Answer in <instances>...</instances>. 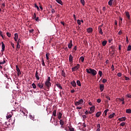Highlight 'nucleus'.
Instances as JSON below:
<instances>
[{
	"label": "nucleus",
	"instance_id": "obj_41",
	"mask_svg": "<svg viewBox=\"0 0 131 131\" xmlns=\"http://www.w3.org/2000/svg\"><path fill=\"white\" fill-rule=\"evenodd\" d=\"M53 116H54V117H56V110L53 111Z\"/></svg>",
	"mask_w": 131,
	"mask_h": 131
},
{
	"label": "nucleus",
	"instance_id": "obj_2",
	"mask_svg": "<svg viewBox=\"0 0 131 131\" xmlns=\"http://www.w3.org/2000/svg\"><path fill=\"white\" fill-rule=\"evenodd\" d=\"M80 66L79 65V64H77V66L72 68V72H75L77 70H78V69H79V67Z\"/></svg>",
	"mask_w": 131,
	"mask_h": 131
},
{
	"label": "nucleus",
	"instance_id": "obj_5",
	"mask_svg": "<svg viewBox=\"0 0 131 131\" xmlns=\"http://www.w3.org/2000/svg\"><path fill=\"white\" fill-rule=\"evenodd\" d=\"M104 85L103 84H99V90L100 92H103L104 91Z\"/></svg>",
	"mask_w": 131,
	"mask_h": 131
},
{
	"label": "nucleus",
	"instance_id": "obj_63",
	"mask_svg": "<svg viewBox=\"0 0 131 131\" xmlns=\"http://www.w3.org/2000/svg\"><path fill=\"white\" fill-rule=\"evenodd\" d=\"M101 102V100L100 99H97V103H100Z\"/></svg>",
	"mask_w": 131,
	"mask_h": 131
},
{
	"label": "nucleus",
	"instance_id": "obj_61",
	"mask_svg": "<svg viewBox=\"0 0 131 131\" xmlns=\"http://www.w3.org/2000/svg\"><path fill=\"white\" fill-rule=\"evenodd\" d=\"M118 34L119 35H121V34H122V31H119Z\"/></svg>",
	"mask_w": 131,
	"mask_h": 131
},
{
	"label": "nucleus",
	"instance_id": "obj_31",
	"mask_svg": "<svg viewBox=\"0 0 131 131\" xmlns=\"http://www.w3.org/2000/svg\"><path fill=\"white\" fill-rule=\"evenodd\" d=\"M77 85H78V86H81L80 81H79V80H77Z\"/></svg>",
	"mask_w": 131,
	"mask_h": 131
},
{
	"label": "nucleus",
	"instance_id": "obj_18",
	"mask_svg": "<svg viewBox=\"0 0 131 131\" xmlns=\"http://www.w3.org/2000/svg\"><path fill=\"white\" fill-rule=\"evenodd\" d=\"M100 115H101V112H98L96 114V116L97 118L100 117Z\"/></svg>",
	"mask_w": 131,
	"mask_h": 131
},
{
	"label": "nucleus",
	"instance_id": "obj_4",
	"mask_svg": "<svg viewBox=\"0 0 131 131\" xmlns=\"http://www.w3.org/2000/svg\"><path fill=\"white\" fill-rule=\"evenodd\" d=\"M45 85L47 87V89H49L51 86V83L50 82H46Z\"/></svg>",
	"mask_w": 131,
	"mask_h": 131
},
{
	"label": "nucleus",
	"instance_id": "obj_48",
	"mask_svg": "<svg viewBox=\"0 0 131 131\" xmlns=\"http://www.w3.org/2000/svg\"><path fill=\"white\" fill-rule=\"evenodd\" d=\"M50 77H48V79L46 80V82H50Z\"/></svg>",
	"mask_w": 131,
	"mask_h": 131
},
{
	"label": "nucleus",
	"instance_id": "obj_32",
	"mask_svg": "<svg viewBox=\"0 0 131 131\" xmlns=\"http://www.w3.org/2000/svg\"><path fill=\"white\" fill-rule=\"evenodd\" d=\"M5 62H6L5 58H3V62L0 61V65L4 64V63H5Z\"/></svg>",
	"mask_w": 131,
	"mask_h": 131
},
{
	"label": "nucleus",
	"instance_id": "obj_24",
	"mask_svg": "<svg viewBox=\"0 0 131 131\" xmlns=\"http://www.w3.org/2000/svg\"><path fill=\"white\" fill-rule=\"evenodd\" d=\"M114 0H110L108 1V5L111 6L113 5V2Z\"/></svg>",
	"mask_w": 131,
	"mask_h": 131
},
{
	"label": "nucleus",
	"instance_id": "obj_51",
	"mask_svg": "<svg viewBox=\"0 0 131 131\" xmlns=\"http://www.w3.org/2000/svg\"><path fill=\"white\" fill-rule=\"evenodd\" d=\"M121 45H119V52H121Z\"/></svg>",
	"mask_w": 131,
	"mask_h": 131
},
{
	"label": "nucleus",
	"instance_id": "obj_14",
	"mask_svg": "<svg viewBox=\"0 0 131 131\" xmlns=\"http://www.w3.org/2000/svg\"><path fill=\"white\" fill-rule=\"evenodd\" d=\"M71 85H72L73 87H76V82H75V81H73L71 82Z\"/></svg>",
	"mask_w": 131,
	"mask_h": 131
},
{
	"label": "nucleus",
	"instance_id": "obj_23",
	"mask_svg": "<svg viewBox=\"0 0 131 131\" xmlns=\"http://www.w3.org/2000/svg\"><path fill=\"white\" fill-rule=\"evenodd\" d=\"M90 111L91 112L94 113L95 111V107L92 106V107L90 108Z\"/></svg>",
	"mask_w": 131,
	"mask_h": 131
},
{
	"label": "nucleus",
	"instance_id": "obj_59",
	"mask_svg": "<svg viewBox=\"0 0 131 131\" xmlns=\"http://www.w3.org/2000/svg\"><path fill=\"white\" fill-rule=\"evenodd\" d=\"M33 31H34V30H33V29L29 30V33H30L33 34Z\"/></svg>",
	"mask_w": 131,
	"mask_h": 131
},
{
	"label": "nucleus",
	"instance_id": "obj_50",
	"mask_svg": "<svg viewBox=\"0 0 131 131\" xmlns=\"http://www.w3.org/2000/svg\"><path fill=\"white\" fill-rule=\"evenodd\" d=\"M119 100H120V101L124 102V100H125V99L124 98H119Z\"/></svg>",
	"mask_w": 131,
	"mask_h": 131
},
{
	"label": "nucleus",
	"instance_id": "obj_40",
	"mask_svg": "<svg viewBox=\"0 0 131 131\" xmlns=\"http://www.w3.org/2000/svg\"><path fill=\"white\" fill-rule=\"evenodd\" d=\"M32 88H33L34 89L36 88V85L34 83H32Z\"/></svg>",
	"mask_w": 131,
	"mask_h": 131
},
{
	"label": "nucleus",
	"instance_id": "obj_56",
	"mask_svg": "<svg viewBox=\"0 0 131 131\" xmlns=\"http://www.w3.org/2000/svg\"><path fill=\"white\" fill-rule=\"evenodd\" d=\"M125 80L126 81H129L130 79L129 77H127L126 76H125Z\"/></svg>",
	"mask_w": 131,
	"mask_h": 131
},
{
	"label": "nucleus",
	"instance_id": "obj_6",
	"mask_svg": "<svg viewBox=\"0 0 131 131\" xmlns=\"http://www.w3.org/2000/svg\"><path fill=\"white\" fill-rule=\"evenodd\" d=\"M125 16H126L127 18L129 20L130 19V15H129V13L128 11H125Z\"/></svg>",
	"mask_w": 131,
	"mask_h": 131
},
{
	"label": "nucleus",
	"instance_id": "obj_3",
	"mask_svg": "<svg viewBox=\"0 0 131 131\" xmlns=\"http://www.w3.org/2000/svg\"><path fill=\"white\" fill-rule=\"evenodd\" d=\"M16 68V71H17V76H19V75H21V72L20 70L19 69V67H18L17 65L15 66Z\"/></svg>",
	"mask_w": 131,
	"mask_h": 131
},
{
	"label": "nucleus",
	"instance_id": "obj_53",
	"mask_svg": "<svg viewBox=\"0 0 131 131\" xmlns=\"http://www.w3.org/2000/svg\"><path fill=\"white\" fill-rule=\"evenodd\" d=\"M82 119H86V116L85 115H83L82 116Z\"/></svg>",
	"mask_w": 131,
	"mask_h": 131
},
{
	"label": "nucleus",
	"instance_id": "obj_21",
	"mask_svg": "<svg viewBox=\"0 0 131 131\" xmlns=\"http://www.w3.org/2000/svg\"><path fill=\"white\" fill-rule=\"evenodd\" d=\"M61 94L64 95L65 94V92L63 91H61V92H60L59 95H60V97H61V98L62 97V95H61Z\"/></svg>",
	"mask_w": 131,
	"mask_h": 131
},
{
	"label": "nucleus",
	"instance_id": "obj_28",
	"mask_svg": "<svg viewBox=\"0 0 131 131\" xmlns=\"http://www.w3.org/2000/svg\"><path fill=\"white\" fill-rule=\"evenodd\" d=\"M64 124V121L60 119V125L63 126Z\"/></svg>",
	"mask_w": 131,
	"mask_h": 131
},
{
	"label": "nucleus",
	"instance_id": "obj_19",
	"mask_svg": "<svg viewBox=\"0 0 131 131\" xmlns=\"http://www.w3.org/2000/svg\"><path fill=\"white\" fill-rule=\"evenodd\" d=\"M115 116V113H113V114L109 115L108 119L113 118Z\"/></svg>",
	"mask_w": 131,
	"mask_h": 131
},
{
	"label": "nucleus",
	"instance_id": "obj_60",
	"mask_svg": "<svg viewBox=\"0 0 131 131\" xmlns=\"http://www.w3.org/2000/svg\"><path fill=\"white\" fill-rule=\"evenodd\" d=\"M11 47H12L13 49H15V47H14V43H12V42H11Z\"/></svg>",
	"mask_w": 131,
	"mask_h": 131
},
{
	"label": "nucleus",
	"instance_id": "obj_47",
	"mask_svg": "<svg viewBox=\"0 0 131 131\" xmlns=\"http://www.w3.org/2000/svg\"><path fill=\"white\" fill-rule=\"evenodd\" d=\"M7 37H11V33H8V32H7Z\"/></svg>",
	"mask_w": 131,
	"mask_h": 131
},
{
	"label": "nucleus",
	"instance_id": "obj_35",
	"mask_svg": "<svg viewBox=\"0 0 131 131\" xmlns=\"http://www.w3.org/2000/svg\"><path fill=\"white\" fill-rule=\"evenodd\" d=\"M76 102H78L79 103H82V104L83 103V100L82 99H81L78 101H76Z\"/></svg>",
	"mask_w": 131,
	"mask_h": 131
},
{
	"label": "nucleus",
	"instance_id": "obj_58",
	"mask_svg": "<svg viewBox=\"0 0 131 131\" xmlns=\"http://www.w3.org/2000/svg\"><path fill=\"white\" fill-rule=\"evenodd\" d=\"M69 129L70 130V131H75V129H74L73 128H69Z\"/></svg>",
	"mask_w": 131,
	"mask_h": 131
},
{
	"label": "nucleus",
	"instance_id": "obj_64",
	"mask_svg": "<svg viewBox=\"0 0 131 131\" xmlns=\"http://www.w3.org/2000/svg\"><path fill=\"white\" fill-rule=\"evenodd\" d=\"M35 20H36V21L38 22V21H39V17H37V18H35Z\"/></svg>",
	"mask_w": 131,
	"mask_h": 131
},
{
	"label": "nucleus",
	"instance_id": "obj_52",
	"mask_svg": "<svg viewBox=\"0 0 131 131\" xmlns=\"http://www.w3.org/2000/svg\"><path fill=\"white\" fill-rule=\"evenodd\" d=\"M37 17H36V14L35 13H34V14H33V19H35V18H36Z\"/></svg>",
	"mask_w": 131,
	"mask_h": 131
},
{
	"label": "nucleus",
	"instance_id": "obj_9",
	"mask_svg": "<svg viewBox=\"0 0 131 131\" xmlns=\"http://www.w3.org/2000/svg\"><path fill=\"white\" fill-rule=\"evenodd\" d=\"M2 50L1 52H4L5 50V45L4 44V42H2Z\"/></svg>",
	"mask_w": 131,
	"mask_h": 131
},
{
	"label": "nucleus",
	"instance_id": "obj_26",
	"mask_svg": "<svg viewBox=\"0 0 131 131\" xmlns=\"http://www.w3.org/2000/svg\"><path fill=\"white\" fill-rule=\"evenodd\" d=\"M49 56H50V53H46V60H48L49 59Z\"/></svg>",
	"mask_w": 131,
	"mask_h": 131
},
{
	"label": "nucleus",
	"instance_id": "obj_62",
	"mask_svg": "<svg viewBox=\"0 0 131 131\" xmlns=\"http://www.w3.org/2000/svg\"><path fill=\"white\" fill-rule=\"evenodd\" d=\"M97 129H100V124H97Z\"/></svg>",
	"mask_w": 131,
	"mask_h": 131
},
{
	"label": "nucleus",
	"instance_id": "obj_7",
	"mask_svg": "<svg viewBox=\"0 0 131 131\" xmlns=\"http://www.w3.org/2000/svg\"><path fill=\"white\" fill-rule=\"evenodd\" d=\"M69 61L71 63H73V56L71 54L69 56Z\"/></svg>",
	"mask_w": 131,
	"mask_h": 131
},
{
	"label": "nucleus",
	"instance_id": "obj_34",
	"mask_svg": "<svg viewBox=\"0 0 131 131\" xmlns=\"http://www.w3.org/2000/svg\"><path fill=\"white\" fill-rule=\"evenodd\" d=\"M131 50V46L128 45V48H127V51H130Z\"/></svg>",
	"mask_w": 131,
	"mask_h": 131
},
{
	"label": "nucleus",
	"instance_id": "obj_33",
	"mask_svg": "<svg viewBox=\"0 0 131 131\" xmlns=\"http://www.w3.org/2000/svg\"><path fill=\"white\" fill-rule=\"evenodd\" d=\"M34 5V7L36 8L38 11L40 10V8H39L38 6L36 5V4H35Z\"/></svg>",
	"mask_w": 131,
	"mask_h": 131
},
{
	"label": "nucleus",
	"instance_id": "obj_29",
	"mask_svg": "<svg viewBox=\"0 0 131 131\" xmlns=\"http://www.w3.org/2000/svg\"><path fill=\"white\" fill-rule=\"evenodd\" d=\"M108 112V109H107L103 112V113H104V116H107V113Z\"/></svg>",
	"mask_w": 131,
	"mask_h": 131
},
{
	"label": "nucleus",
	"instance_id": "obj_54",
	"mask_svg": "<svg viewBox=\"0 0 131 131\" xmlns=\"http://www.w3.org/2000/svg\"><path fill=\"white\" fill-rule=\"evenodd\" d=\"M20 43H21V40L18 39V41H17V45H19Z\"/></svg>",
	"mask_w": 131,
	"mask_h": 131
},
{
	"label": "nucleus",
	"instance_id": "obj_1",
	"mask_svg": "<svg viewBox=\"0 0 131 131\" xmlns=\"http://www.w3.org/2000/svg\"><path fill=\"white\" fill-rule=\"evenodd\" d=\"M86 73L92 74V76H94L97 74V72L95 70L92 69H86Z\"/></svg>",
	"mask_w": 131,
	"mask_h": 131
},
{
	"label": "nucleus",
	"instance_id": "obj_57",
	"mask_svg": "<svg viewBox=\"0 0 131 131\" xmlns=\"http://www.w3.org/2000/svg\"><path fill=\"white\" fill-rule=\"evenodd\" d=\"M117 76H118L119 77H121V73H117Z\"/></svg>",
	"mask_w": 131,
	"mask_h": 131
},
{
	"label": "nucleus",
	"instance_id": "obj_44",
	"mask_svg": "<svg viewBox=\"0 0 131 131\" xmlns=\"http://www.w3.org/2000/svg\"><path fill=\"white\" fill-rule=\"evenodd\" d=\"M14 39H18V34H17V33L15 34V37H14Z\"/></svg>",
	"mask_w": 131,
	"mask_h": 131
},
{
	"label": "nucleus",
	"instance_id": "obj_30",
	"mask_svg": "<svg viewBox=\"0 0 131 131\" xmlns=\"http://www.w3.org/2000/svg\"><path fill=\"white\" fill-rule=\"evenodd\" d=\"M126 114H131V110L126 109Z\"/></svg>",
	"mask_w": 131,
	"mask_h": 131
},
{
	"label": "nucleus",
	"instance_id": "obj_22",
	"mask_svg": "<svg viewBox=\"0 0 131 131\" xmlns=\"http://www.w3.org/2000/svg\"><path fill=\"white\" fill-rule=\"evenodd\" d=\"M107 44V41L104 40L102 42V45H103V47H105L106 45Z\"/></svg>",
	"mask_w": 131,
	"mask_h": 131
},
{
	"label": "nucleus",
	"instance_id": "obj_13",
	"mask_svg": "<svg viewBox=\"0 0 131 131\" xmlns=\"http://www.w3.org/2000/svg\"><path fill=\"white\" fill-rule=\"evenodd\" d=\"M86 31H88V33H92L93 32V28H88V29H86Z\"/></svg>",
	"mask_w": 131,
	"mask_h": 131
},
{
	"label": "nucleus",
	"instance_id": "obj_39",
	"mask_svg": "<svg viewBox=\"0 0 131 131\" xmlns=\"http://www.w3.org/2000/svg\"><path fill=\"white\" fill-rule=\"evenodd\" d=\"M81 4H82V6H84L85 1L84 0H80Z\"/></svg>",
	"mask_w": 131,
	"mask_h": 131
},
{
	"label": "nucleus",
	"instance_id": "obj_55",
	"mask_svg": "<svg viewBox=\"0 0 131 131\" xmlns=\"http://www.w3.org/2000/svg\"><path fill=\"white\" fill-rule=\"evenodd\" d=\"M111 69H112V71H114L115 70L114 66H113V64L112 65Z\"/></svg>",
	"mask_w": 131,
	"mask_h": 131
},
{
	"label": "nucleus",
	"instance_id": "obj_36",
	"mask_svg": "<svg viewBox=\"0 0 131 131\" xmlns=\"http://www.w3.org/2000/svg\"><path fill=\"white\" fill-rule=\"evenodd\" d=\"M20 48V45H19V44H17L16 51H18V49H19Z\"/></svg>",
	"mask_w": 131,
	"mask_h": 131
},
{
	"label": "nucleus",
	"instance_id": "obj_15",
	"mask_svg": "<svg viewBox=\"0 0 131 131\" xmlns=\"http://www.w3.org/2000/svg\"><path fill=\"white\" fill-rule=\"evenodd\" d=\"M126 119V118H125V117H123L122 118H119L118 120L120 121H125Z\"/></svg>",
	"mask_w": 131,
	"mask_h": 131
},
{
	"label": "nucleus",
	"instance_id": "obj_8",
	"mask_svg": "<svg viewBox=\"0 0 131 131\" xmlns=\"http://www.w3.org/2000/svg\"><path fill=\"white\" fill-rule=\"evenodd\" d=\"M73 46V44H72V40H70V43L68 44V48L71 49V48Z\"/></svg>",
	"mask_w": 131,
	"mask_h": 131
},
{
	"label": "nucleus",
	"instance_id": "obj_38",
	"mask_svg": "<svg viewBox=\"0 0 131 131\" xmlns=\"http://www.w3.org/2000/svg\"><path fill=\"white\" fill-rule=\"evenodd\" d=\"M98 74L99 75V77H102V75L103 74V73H102V71H99Z\"/></svg>",
	"mask_w": 131,
	"mask_h": 131
},
{
	"label": "nucleus",
	"instance_id": "obj_25",
	"mask_svg": "<svg viewBox=\"0 0 131 131\" xmlns=\"http://www.w3.org/2000/svg\"><path fill=\"white\" fill-rule=\"evenodd\" d=\"M56 2L60 5H62V2L61 0H56Z\"/></svg>",
	"mask_w": 131,
	"mask_h": 131
},
{
	"label": "nucleus",
	"instance_id": "obj_20",
	"mask_svg": "<svg viewBox=\"0 0 131 131\" xmlns=\"http://www.w3.org/2000/svg\"><path fill=\"white\" fill-rule=\"evenodd\" d=\"M61 116H62L61 113L60 112L58 113V116L57 117V118H58V119L59 120H61Z\"/></svg>",
	"mask_w": 131,
	"mask_h": 131
},
{
	"label": "nucleus",
	"instance_id": "obj_42",
	"mask_svg": "<svg viewBox=\"0 0 131 131\" xmlns=\"http://www.w3.org/2000/svg\"><path fill=\"white\" fill-rule=\"evenodd\" d=\"M125 125V122H122L121 124H120V126H121L122 127L124 126Z\"/></svg>",
	"mask_w": 131,
	"mask_h": 131
},
{
	"label": "nucleus",
	"instance_id": "obj_37",
	"mask_svg": "<svg viewBox=\"0 0 131 131\" xmlns=\"http://www.w3.org/2000/svg\"><path fill=\"white\" fill-rule=\"evenodd\" d=\"M79 59H80V60L82 61V62H83V61H84V57H83V56L81 57L80 58H79Z\"/></svg>",
	"mask_w": 131,
	"mask_h": 131
},
{
	"label": "nucleus",
	"instance_id": "obj_10",
	"mask_svg": "<svg viewBox=\"0 0 131 131\" xmlns=\"http://www.w3.org/2000/svg\"><path fill=\"white\" fill-rule=\"evenodd\" d=\"M35 77H36V80H39L40 79V77H39V74L37 71H36Z\"/></svg>",
	"mask_w": 131,
	"mask_h": 131
},
{
	"label": "nucleus",
	"instance_id": "obj_16",
	"mask_svg": "<svg viewBox=\"0 0 131 131\" xmlns=\"http://www.w3.org/2000/svg\"><path fill=\"white\" fill-rule=\"evenodd\" d=\"M101 27H102V25L100 26L99 27V33L101 35H103V31H102V29H101V28H100Z\"/></svg>",
	"mask_w": 131,
	"mask_h": 131
},
{
	"label": "nucleus",
	"instance_id": "obj_11",
	"mask_svg": "<svg viewBox=\"0 0 131 131\" xmlns=\"http://www.w3.org/2000/svg\"><path fill=\"white\" fill-rule=\"evenodd\" d=\"M44 86V84L42 83H39L37 84V86L39 87L40 89H43V87Z\"/></svg>",
	"mask_w": 131,
	"mask_h": 131
},
{
	"label": "nucleus",
	"instance_id": "obj_12",
	"mask_svg": "<svg viewBox=\"0 0 131 131\" xmlns=\"http://www.w3.org/2000/svg\"><path fill=\"white\" fill-rule=\"evenodd\" d=\"M55 85L57 86V88H58L59 89L62 90V87H61V84H60L59 83H58V82H56L55 83Z\"/></svg>",
	"mask_w": 131,
	"mask_h": 131
},
{
	"label": "nucleus",
	"instance_id": "obj_43",
	"mask_svg": "<svg viewBox=\"0 0 131 131\" xmlns=\"http://www.w3.org/2000/svg\"><path fill=\"white\" fill-rule=\"evenodd\" d=\"M112 52H115V48L114 47H111Z\"/></svg>",
	"mask_w": 131,
	"mask_h": 131
},
{
	"label": "nucleus",
	"instance_id": "obj_17",
	"mask_svg": "<svg viewBox=\"0 0 131 131\" xmlns=\"http://www.w3.org/2000/svg\"><path fill=\"white\" fill-rule=\"evenodd\" d=\"M61 75L63 77L66 78V73L63 70L61 71Z\"/></svg>",
	"mask_w": 131,
	"mask_h": 131
},
{
	"label": "nucleus",
	"instance_id": "obj_27",
	"mask_svg": "<svg viewBox=\"0 0 131 131\" xmlns=\"http://www.w3.org/2000/svg\"><path fill=\"white\" fill-rule=\"evenodd\" d=\"M82 103H79V102H75V106H77L79 105H82Z\"/></svg>",
	"mask_w": 131,
	"mask_h": 131
},
{
	"label": "nucleus",
	"instance_id": "obj_49",
	"mask_svg": "<svg viewBox=\"0 0 131 131\" xmlns=\"http://www.w3.org/2000/svg\"><path fill=\"white\" fill-rule=\"evenodd\" d=\"M126 97H127V98L131 99V95L130 94H127Z\"/></svg>",
	"mask_w": 131,
	"mask_h": 131
},
{
	"label": "nucleus",
	"instance_id": "obj_46",
	"mask_svg": "<svg viewBox=\"0 0 131 131\" xmlns=\"http://www.w3.org/2000/svg\"><path fill=\"white\" fill-rule=\"evenodd\" d=\"M107 82V79H103V81H102V82H103V83H105V82Z\"/></svg>",
	"mask_w": 131,
	"mask_h": 131
},
{
	"label": "nucleus",
	"instance_id": "obj_45",
	"mask_svg": "<svg viewBox=\"0 0 131 131\" xmlns=\"http://www.w3.org/2000/svg\"><path fill=\"white\" fill-rule=\"evenodd\" d=\"M77 22L78 25H81V21H80V19H78L77 20Z\"/></svg>",
	"mask_w": 131,
	"mask_h": 131
}]
</instances>
